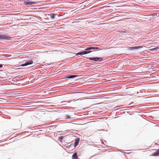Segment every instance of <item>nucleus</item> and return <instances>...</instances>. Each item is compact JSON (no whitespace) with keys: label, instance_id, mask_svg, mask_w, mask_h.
I'll use <instances>...</instances> for the list:
<instances>
[{"label":"nucleus","instance_id":"obj_1","mask_svg":"<svg viewBox=\"0 0 159 159\" xmlns=\"http://www.w3.org/2000/svg\"><path fill=\"white\" fill-rule=\"evenodd\" d=\"M11 38L12 37H9L6 35L0 34V41L2 40H11Z\"/></svg>","mask_w":159,"mask_h":159},{"label":"nucleus","instance_id":"obj_2","mask_svg":"<svg viewBox=\"0 0 159 159\" xmlns=\"http://www.w3.org/2000/svg\"><path fill=\"white\" fill-rule=\"evenodd\" d=\"M90 60L94 61H95L100 62L102 61L103 58L101 57H87Z\"/></svg>","mask_w":159,"mask_h":159},{"label":"nucleus","instance_id":"obj_3","mask_svg":"<svg viewBox=\"0 0 159 159\" xmlns=\"http://www.w3.org/2000/svg\"><path fill=\"white\" fill-rule=\"evenodd\" d=\"M24 3L25 5L29 6L31 5L37 3L35 2L29 0H26L24 2Z\"/></svg>","mask_w":159,"mask_h":159},{"label":"nucleus","instance_id":"obj_4","mask_svg":"<svg viewBox=\"0 0 159 159\" xmlns=\"http://www.w3.org/2000/svg\"><path fill=\"white\" fill-rule=\"evenodd\" d=\"M85 51L78 52L77 53V55H84L90 53L92 52V51H90L86 50L85 49Z\"/></svg>","mask_w":159,"mask_h":159},{"label":"nucleus","instance_id":"obj_5","mask_svg":"<svg viewBox=\"0 0 159 159\" xmlns=\"http://www.w3.org/2000/svg\"><path fill=\"white\" fill-rule=\"evenodd\" d=\"M143 47V46H139L137 47H129V49L130 50H134L136 49H139V48H142Z\"/></svg>","mask_w":159,"mask_h":159},{"label":"nucleus","instance_id":"obj_6","mask_svg":"<svg viewBox=\"0 0 159 159\" xmlns=\"http://www.w3.org/2000/svg\"><path fill=\"white\" fill-rule=\"evenodd\" d=\"M33 62L32 61L30 60L29 61H27L25 62V63L22 64L21 66H27L29 65H31L33 63Z\"/></svg>","mask_w":159,"mask_h":159},{"label":"nucleus","instance_id":"obj_7","mask_svg":"<svg viewBox=\"0 0 159 159\" xmlns=\"http://www.w3.org/2000/svg\"><path fill=\"white\" fill-rule=\"evenodd\" d=\"M99 48L98 47H90L87 48L85 49V50L90 51V50H97L99 49Z\"/></svg>","mask_w":159,"mask_h":159},{"label":"nucleus","instance_id":"obj_8","mask_svg":"<svg viewBox=\"0 0 159 159\" xmlns=\"http://www.w3.org/2000/svg\"><path fill=\"white\" fill-rule=\"evenodd\" d=\"M77 76V75H68L66 76V78L68 79H71L75 78Z\"/></svg>","mask_w":159,"mask_h":159},{"label":"nucleus","instance_id":"obj_9","mask_svg":"<svg viewBox=\"0 0 159 159\" xmlns=\"http://www.w3.org/2000/svg\"><path fill=\"white\" fill-rule=\"evenodd\" d=\"M80 139L79 138L76 139L75 140V142L74 143V146L76 147L78 145L79 143Z\"/></svg>","mask_w":159,"mask_h":159},{"label":"nucleus","instance_id":"obj_10","mask_svg":"<svg viewBox=\"0 0 159 159\" xmlns=\"http://www.w3.org/2000/svg\"><path fill=\"white\" fill-rule=\"evenodd\" d=\"M153 156H157L159 155V149L155 152L152 154Z\"/></svg>","mask_w":159,"mask_h":159},{"label":"nucleus","instance_id":"obj_11","mask_svg":"<svg viewBox=\"0 0 159 159\" xmlns=\"http://www.w3.org/2000/svg\"><path fill=\"white\" fill-rule=\"evenodd\" d=\"M78 158V156L77 153H74L72 156V159H77Z\"/></svg>","mask_w":159,"mask_h":159},{"label":"nucleus","instance_id":"obj_12","mask_svg":"<svg viewBox=\"0 0 159 159\" xmlns=\"http://www.w3.org/2000/svg\"><path fill=\"white\" fill-rule=\"evenodd\" d=\"M152 16L154 17H158L159 16V13H154L152 15Z\"/></svg>","mask_w":159,"mask_h":159},{"label":"nucleus","instance_id":"obj_13","mask_svg":"<svg viewBox=\"0 0 159 159\" xmlns=\"http://www.w3.org/2000/svg\"><path fill=\"white\" fill-rule=\"evenodd\" d=\"M49 15L50 16L51 18H52V19H54L55 16V15L54 14L51 13Z\"/></svg>","mask_w":159,"mask_h":159},{"label":"nucleus","instance_id":"obj_14","mask_svg":"<svg viewBox=\"0 0 159 159\" xmlns=\"http://www.w3.org/2000/svg\"><path fill=\"white\" fill-rule=\"evenodd\" d=\"M158 49H159V47H157V48H152V49H151V50L152 51H157V50Z\"/></svg>","mask_w":159,"mask_h":159},{"label":"nucleus","instance_id":"obj_15","mask_svg":"<svg viewBox=\"0 0 159 159\" xmlns=\"http://www.w3.org/2000/svg\"><path fill=\"white\" fill-rule=\"evenodd\" d=\"M66 102H67V101L61 102V105H66Z\"/></svg>","mask_w":159,"mask_h":159},{"label":"nucleus","instance_id":"obj_16","mask_svg":"<svg viewBox=\"0 0 159 159\" xmlns=\"http://www.w3.org/2000/svg\"><path fill=\"white\" fill-rule=\"evenodd\" d=\"M63 138V136H60V137H59V139L61 140Z\"/></svg>","mask_w":159,"mask_h":159},{"label":"nucleus","instance_id":"obj_17","mask_svg":"<svg viewBox=\"0 0 159 159\" xmlns=\"http://www.w3.org/2000/svg\"><path fill=\"white\" fill-rule=\"evenodd\" d=\"M68 118H70V116H66V119H68Z\"/></svg>","mask_w":159,"mask_h":159},{"label":"nucleus","instance_id":"obj_18","mask_svg":"<svg viewBox=\"0 0 159 159\" xmlns=\"http://www.w3.org/2000/svg\"><path fill=\"white\" fill-rule=\"evenodd\" d=\"M2 67V64H0V68H1Z\"/></svg>","mask_w":159,"mask_h":159}]
</instances>
